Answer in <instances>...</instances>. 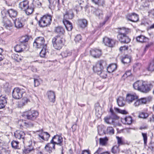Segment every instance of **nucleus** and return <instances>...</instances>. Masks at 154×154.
Listing matches in <instances>:
<instances>
[{
  "instance_id": "6ab92c4d",
  "label": "nucleus",
  "mask_w": 154,
  "mask_h": 154,
  "mask_svg": "<svg viewBox=\"0 0 154 154\" xmlns=\"http://www.w3.org/2000/svg\"><path fill=\"white\" fill-rule=\"evenodd\" d=\"M147 102V99L146 98H141L138 99L135 101L134 103V105L135 106H138L140 105L146 104Z\"/></svg>"
},
{
  "instance_id": "bb28decb",
  "label": "nucleus",
  "mask_w": 154,
  "mask_h": 154,
  "mask_svg": "<svg viewBox=\"0 0 154 154\" xmlns=\"http://www.w3.org/2000/svg\"><path fill=\"white\" fill-rule=\"evenodd\" d=\"M47 95L48 98L51 102H54L55 99V95L53 91H49L48 92Z\"/></svg>"
},
{
  "instance_id": "9b49d317",
  "label": "nucleus",
  "mask_w": 154,
  "mask_h": 154,
  "mask_svg": "<svg viewBox=\"0 0 154 154\" xmlns=\"http://www.w3.org/2000/svg\"><path fill=\"white\" fill-rule=\"evenodd\" d=\"M144 82H143L141 80L137 81L135 82L133 84V87L136 90H137L140 91H141V90H144L142 87L143 86Z\"/></svg>"
},
{
  "instance_id": "412c9836",
  "label": "nucleus",
  "mask_w": 154,
  "mask_h": 154,
  "mask_svg": "<svg viewBox=\"0 0 154 154\" xmlns=\"http://www.w3.org/2000/svg\"><path fill=\"white\" fill-rule=\"evenodd\" d=\"M121 122L124 124L130 125L132 123V119L130 116H127L124 118L121 119Z\"/></svg>"
},
{
  "instance_id": "dca6fc26",
  "label": "nucleus",
  "mask_w": 154,
  "mask_h": 154,
  "mask_svg": "<svg viewBox=\"0 0 154 154\" xmlns=\"http://www.w3.org/2000/svg\"><path fill=\"white\" fill-rule=\"evenodd\" d=\"M2 22L5 27L8 29L12 26V24L11 21L6 17H4L3 18Z\"/></svg>"
},
{
  "instance_id": "ddd939ff",
  "label": "nucleus",
  "mask_w": 154,
  "mask_h": 154,
  "mask_svg": "<svg viewBox=\"0 0 154 154\" xmlns=\"http://www.w3.org/2000/svg\"><path fill=\"white\" fill-rule=\"evenodd\" d=\"M142 87L144 90H141L140 91L146 93L150 90L151 88L152 87V85L149 83L144 82Z\"/></svg>"
},
{
  "instance_id": "e2e57ef3",
  "label": "nucleus",
  "mask_w": 154,
  "mask_h": 154,
  "mask_svg": "<svg viewBox=\"0 0 154 154\" xmlns=\"http://www.w3.org/2000/svg\"><path fill=\"white\" fill-rule=\"evenodd\" d=\"M2 52V49L0 48V61L2 60L4 58L3 56L1 54V53Z\"/></svg>"
},
{
  "instance_id": "052dcab7",
  "label": "nucleus",
  "mask_w": 154,
  "mask_h": 154,
  "mask_svg": "<svg viewBox=\"0 0 154 154\" xmlns=\"http://www.w3.org/2000/svg\"><path fill=\"white\" fill-rule=\"evenodd\" d=\"M149 148L151 150L154 151V143L150 144L149 146Z\"/></svg>"
},
{
  "instance_id": "338daca9",
  "label": "nucleus",
  "mask_w": 154,
  "mask_h": 154,
  "mask_svg": "<svg viewBox=\"0 0 154 154\" xmlns=\"http://www.w3.org/2000/svg\"><path fill=\"white\" fill-rule=\"evenodd\" d=\"M50 4H54L56 3L57 1H59V0H48Z\"/></svg>"
},
{
  "instance_id": "423d86ee",
  "label": "nucleus",
  "mask_w": 154,
  "mask_h": 154,
  "mask_svg": "<svg viewBox=\"0 0 154 154\" xmlns=\"http://www.w3.org/2000/svg\"><path fill=\"white\" fill-rule=\"evenodd\" d=\"M45 40L43 37H38L33 43V46L35 48H42V47L46 46L45 44Z\"/></svg>"
},
{
  "instance_id": "39448f33",
  "label": "nucleus",
  "mask_w": 154,
  "mask_h": 154,
  "mask_svg": "<svg viewBox=\"0 0 154 154\" xmlns=\"http://www.w3.org/2000/svg\"><path fill=\"white\" fill-rule=\"evenodd\" d=\"M25 94V91L23 89L16 88L14 89L12 92L13 97L16 99L21 98Z\"/></svg>"
},
{
  "instance_id": "7c9ffc66",
  "label": "nucleus",
  "mask_w": 154,
  "mask_h": 154,
  "mask_svg": "<svg viewBox=\"0 0 154 154\" xmlns=\"http://www.w3.org/2000/svg\"><path fill=\"white\" fill-rule=\"evenodd\" d=\"M78 25L82 28H85L87 25V21L85 19L79 20L78 21Z\"/></svg>"
},
{
  "instance_id": "09e8293b",
  "label": "nucleus",
  "mask_w": 154,
  "mask_h": 154,
  "mask_svg": "<svg viewBox=\"0 0 154 154\" xmlns=\"http://www.w3.org/2000/svg\"><path fill=\"white\" fill-rule=\"evenodd\" d=\"M29 146V148H27L24 150V152L25 153H29L33 151L34 149L33 147L31 146Z\"/></svg>"
},
{
  "instance_id": "4c0bfd02",
  "label": "nucleus",
  "mask_w": 154,
  "mask_h": 154,
  "mask_svg": "<svg viewBox=\"0 0 154 154\" xmlns=\"http://www.w3.org/2000/svg\"><path fill=\"white\" fill-rule=\"evenodd\" d=\"M29 39V37L27 35L22 36L20 39V41L21 43L26 42L28 41Z\"/></svg>"
},
{
  "instance_id": "5701e85b",
  "label": "nucleus",
  "mask_w": 154,
  "mask_h": 154,
  "mask_svg": "<svg viewBox=\"0 0 154 154\" xmlns=\"http://www.w3.org/2000/svg\"><path fill=\"white\" fill-rule=\"evenodd\" d=\"M28 1H24L20 2L19 4V7L21 10H26L28 7Z\"/></svg>"
},
{
  "instance_id": "bf43d9fd",
  "label": "nucleus",
  "mask_w": 154,
  "mask_h": 154,
  "mask_svg": "<svg viewBox=\"0 0 154 154\" xmlns=\"http://www.w3.org/2000/svg\"><path fill=\"white\" fill-rule=\"evenodd\" d=\"M34 83L35 87L37 86L40 85V82L37 79H34Z\"/></svg>"
},
{
  "instance_id": "cd10ccee",
  "label": "nucleus",
  "mask_w": 154,
  "mask_h": 154,
  "mask_svg": "<svg viewBox=\"0 0 154 154\" xmlns=\"http://www.w3.org/2000/svg\"><path fill=\"white\" fill-rule=\"evenodd\" d=\"M7 12L9 16L11 18H15L17 14V11L12 9H9Z\"/></svg>"
},
{
  "instance_id": "603ef678",
  "label": "nucleus",
  "mask_w": 154,
  "mask_h": 154,
  "mask_svg": "<svg viewBox=\"0 0 154 154\" xmlns=\"http://www.w3.org/2000/svg\"><path fill=\"white\" fill-rule=\"evenodd\" d=\"M142 135L143 139L144 145L145 146L146 145L147 142V134L146 133H142Z\"/></svg>"
},
{
  "instance_id": "393cba45",
  "label": "nucleus",
  "mask_w": 154,
  "mask_h": 154,
  "mask_svg": "<svg viewBox=\"0 0 154 154\" xmlns=\"http://www.w3.org/2000/svg\"><path fill=\"white\" fill-rule=\"evenodd\" d=\"M63 23L68 31H70L72 30V26L70 22L68 20H63Z\"/></svg>"
},
{
  "instance_id": "0e129e2a",
  "label": "nucleus",
  "mask_w": 154,
  "mask_h": 154,
  "mask_svg": "<svg viewBox=\"0 0 154 154\" xmlns=\"http://www.w3.org/2000/svg\"><path fill=\"white\" fill-rule=\"evenodd\" d=\"M92 2L95 3L96 4H98L100 3V2L102 0H91Z\"/></svg>"
},
{
  "instance_id": "20e7f679",
  "label": "nucleus",
  "mask_w": 154,
  "mask_h": 154,
  "mask_svg": "<svg viewBox=\"0 0 154 154\" xmlns=\"http://www.w3.org/2000/svg\"><path fill=\"white\" fill-rule=\"evenodd\" d=\"M51 21V17L50 15L44 16L39 21V25L41 27H45L50 25Z\"/></svg>"
},
{
  "instance_id": "37998d69",
  "label": "nucleus",
  "mask_w": 154,
  "mask_h": 154,
  "mask_svg": "<svg viewBox=\"0 0 154 154\" xmlns=\"http://www.w3.org/2000/svg\"><path fill=\"white\" fill-rule=\"evenodd\" d=\"M116 138L117 139V143L119 146L120 145H122L124 144L123 140L122 137L116 136Z\"/></svg>"
},
{
  "instance_id": "ea45409f",
  "label": "nucleus",
  "mask_w": 154,
  "mask_h": 154,
  "mask_svg": "<svg viewBox=\"0 0 154 154\" xmlns=\"http://www.w3.org/2000/svg\"><path fill=\"white\" fill-rule=\"evenodd\" d=\"M19 143L18 141L13 140L11 143L12 147L15 149H19Z\"/></svg>"
},
{
  "instance_id": "72a5a7b5",
  "label": "nucleus",
  "mask_w": 154,
  "mask_h": 154,
  "mask_svg": "<svg viewBox=\"0 0 154 154\" xmlns=\"http://www.w3.org/2000/svg\"><path fill=\"white\" fill-rule=\"evenodd\" d=\"M42 49L40 53V55L42 57H44L46 55V53L48 52V50L47 48V46L42 47Z\"/></svg>"
},
{
  "instance_id": "680f3d73",
  "label": "nucleus",
  "mask_w": 154,
  "mask_h": 154,
  "mask_svg": "<svg viewBox=\"0 0 154 154\" xmlns=\"http://www.w3.org/2000/svg\"><path fill=\"white\" fill-rule=\"evenodd\" d=\"M128 48V46H124L120 47L119 48V50L120 51H122L123 50H127Z\"/></svg>"
},
{
  "instance_id": "9d476101",
  "label": "nucleus",
  "mask_w": 154,
  "mask_h": 154,
  "mask_svg": "<svg viewBox=\"0 0 154 154\" xmlns=\"http://www.w3.org/2000/svg\"><path fill=\"white\" fill-rule=\"evenodd\" d=\"M55 144L52 142L51 140L50 143H48L46 145L45 147V149L46 151L50 153L52 152V150L55 149Z\"/></svg>"
},
{
  "instance_id": "2f4dec72",
  "label": "nucleus",
  "mask_w": 154,
  "mask_h": 154,
  "mask_svg": "<svg viewBox=\"0 0 154 154\" xmlns=\"http://www.w3.org/2000/svg\"><path fill=\"white\" fill-rule=\"evenodd\" d=\"M122 61L124 64H127L130 62L131 57L128 55H125L122 59Z\"/></svg>"
},
{
  "instance_id": "de8ad7c7",
  "label": "nucleus",
  "mask_w": 154,
  "mask_h": 154,
  "mask_svg": "<svg viewBox=\"0 0 154 154\" xmlns=\"http://www.w3.org/2000/svg\"><path fill=\"white\" fill-rule=\"evenodd\" d=\"M148 116L149 115L147 113L144 112H142L140 113L139 117L140 118L146 119Z\"/></svg>"
},
{
  "instance_id": "8fccbe9b",
  "label": "nucleus",
  "mask_w": 154,
  "mask_h": 154,
  "mask_svg": "<svg viewBox=\"0 0 154 154\" xmlns=\"http://www.w3.org/2000/svg\"><path fill=\"white\" fill-rule=\"evenodd\" d=\"M95 12L96 15L98 16L100 18L102 17V15L103 13L102 11L100 10H97Z\"/></svg>"
},
{
  "instance_id": "a19ab883",
  "label": "nucleus",
  "mask_w": 154,
  "mask_h": 154,
  "mask_svg": "<svg viewBox=\"0 0 154 154\" xmlns=\"http://www.w3.org/2000/svg\"><path fill=\"white\" fill-rule=\"evenodd\" d=\"M30 101L29 99L26 97H24L21 100V103L20 105V107L23 106L26 104L27 103Z\"/></svg>"
},
{
  "instance_id": "aec40b11",
  "label": "nucleus",
  "mask_w": 154,
  "mask_h": 154,
  "mask_svg": "<svg viewBox=\"0 0 154 154\" xmlns=\"http://www.w3.org/2000/svg\"><path fill=\"white\" fill-rule=\"evenodd\" d=\"M73 14L72 10H69L64 14L63 20H67V19H71L73 17Z\"/></svg>"
},
{
  "instance_id": "473e14b6",
  "label": "nucleus",
  "mask_w": 154,
  "mask_h": 154,
  "mask_svg": "<svg viewBox=\"0 0 154 154\" xmlns=\"http://www.w3.org/2000/svg\"><path fill=\"white\" fill-rule=\"evenodd\" d=\"M136 40L138 42L142 43L147 42L148 39L144 36L140 35L136 38Z\"/></svg>"
},
{
  "instance_id": "f03ea898",
  "label": "nucleus",
  "mask_w": 154,
  "mask_h": 154,
  "mask_svg": "<svg viewBox=\"0 0 154 154\" xmlns=\"http://www.w3.org/2000/svg\"><path fill=\"white\" fill-rule=\"evenodd\" d=\"M126 32V29L124 28L119 29L117 37L121 43H128L130 41V39L125 34Z\"/></svg>"
},
{
  "instance_id": "c9c22d12",
  "label": "nucleus",
  "mask_w": 154,
  "mask_h": 154,
  "mask_svg": "<svg viewBox=\"0 0 154 154\" xmlns=\"http://www.w3.org/2000/svg\"><path fill=\"white\" fill-rule=\"evenodd\" d=\"M125 100L122 97H119L117 100V103L119 106H123L125 104Z\"/></svg>"
},
{
  "instance_id": "4be33fe9",
  "label": "nucleus",
  "mask_w": 154,
  "mask_h": 154,
  "mask_svg": "<svg viewBox=\"0 0 154 154\" xmlns=\"http://www.w3.org/2000/svg\"><path fill=\"white\" fill-rule=\"evenodd\" d=\"M104 120L107 124L114 125L116 120L113 119L110 116H108L105 117Z\"/></svg>"
},
{
  "instance_id": "13d9d810",
  "label": "nucleus",
  "mask_w": 154,
  "mask_h": 154,
  "mask_svg": "<svg viewBox=\"0 0 154 154\" xmlns=\"http://www.w3.org/2000/svg\"><path fill=\"white\" fill-rule=\"evenodd\" d=\"M131 74V71L128 70L123 75V76L125 77H127L130 76Z\"/></svg>"
},
{
  "instance_id": "b1692460",
  "label": "nucleus",
  "mask_w": 154,
  "mask_h": 154,
  "mask_svg": "<svg viewBox=\"0 0 154 154\" xmlns=\"http://www.w3.org/2000/svg\"><path fill=\"white\" fill-rule=\"evenodd\" d=\"M6 98L4 96H0V109L4 108L7 104Z\"/></svg>"
},
{
  "instance_id": "a18cd8bd",
  "label": "nucleus",
  "mask_w": 154,
  "mask_h": 154,
  "mask_svg": "<svg viewBox=\"0 0 154 154\" xmlns=\"http://www.w3.org/2000/svg\"><path fill=\"white\" fill-rule=\"evenodd\" d=\"M112 152L114 154H116L119 152L118 146H113L111 150Z\"/></svg>"
},
{
  "instance_id": "6e6d98bb",
  "label": "nucleus",
  "mask_w": 154,
  "mask_h": 154,
  "mask_svg": "<svg viewBox=\"0 0 154 154\" xmlns=\"http://www.w3.org/2000/svg\"><path fill=\"white\" fill-rule=\"evenodd\" d=\"M9 151L5 149L2 148L0 154H9Z\"/></svg>"
},
{
  "instance_id": "a878e982",
  "label": "nucleus",
  "mask_w": 154,
  "mask_h": 154,
  "mask_svg": "<svg viewBox=\"0 0 154 154\" xmlns=\"http://www.w3.org/2000/svg\"><path fill=\"white\" fill-rule=\"evenodd\" d=\"M54 32L56 34L61 35L64 34L65 31L62 27L58 26L55 27Z\"/></svg>"
},
{
  "instance_id": "e433bc0d",
  "label": "nucleus",
  "mask_w": 154,
  "mask_h": 154,
  "mask_svg": "<svg viewBox=\"0 0 154 154\" xmlns=\"http://www.w3.org/2000/svg\"><path fill=\"white\" fill-rule=\"evenodd\" d=\"M14 23L15 27L17 28H21L23 26L22 23L19 19H16L14 21Z\"/></svg>"
},
{
  "instance_id": "6e6552de",
  "label": "nucleus",
  "mask_w": 154,
  "mask_h": 154,
  "mask_svg": "<svg viewBox=\"0 0 154 154\" xmlns=\"http://www.w3.org/2000/svg\"><path fill=\"white\" fill-rule=\"evenodd\" d=\"M138 99V97L135 93L127 94L126 98V102L130 104L135 101H136Z\"/></svg>"
},
{
  "instance_id": "c756f323",
  "label": "nucleus",
  "mask_w": 154,
  "mask_h": 154,
  "mask_svg": "<svg viewBox=\"0 0 154 154\" xmlns=\"http://www.w3.org/2000/svg\"><path fill=\"white\" fill-rule=\"evenodd\" d=\"M38 137L43 140H47L50 137V134L47 132H44L41 135L38 134Z\"/></svg>"
},
{
  "instance_id": "58836bf2",
  "label": "nucleus",
  "mask_w": 154,
  "mask_h": 154,
  "mask_svg": "<svg viewBox=\"0 0 154 154\" xmlns=\"http://www.w3.org/2000/svg\"><path fill=\"white\" fill-rule=\"evenodd\" d=\"M71 52L67 50H65L61 53V55L63 57H66L68 56L71 55Z\"/></svg>"
},
{
  "instance_id": "864d4df0",
  "label": "nucleus",
  "mask_w": 154,
  "mask_h": 154,
  "mask_svg": "<svg viewBox=\"0 0 154 154\" xmlns=\"http://www.w3.org/2000/svg\"><path fill=\"white\" fill-rule=\"evenodd\" d=\"M18 124L20 126H26V122H25V120H20L19 121Z\"/></svg>"
},
{
  "instance_id": "1a4fd4ad",
  "label": "nucleus",
  "mask_w": 154,
  "mask_h": 154,
  "mask_svg": "<svg viewBox=\"0 0 154 154\" xmlns=\"http://www.w3.org/2000/svg\"><path fill=\"white\" fill-rule=\"evenodd\" d=\"M103 42L105 45L111 47L114 46L116 42V41L115 40L110 39L109 38L106 37L103 38Z\"/></svg>"
},
{
  "instance_id": "7ed1b4c3",
  "label": "nucleus",
  "mask_w": 154,
  "mask_h": 154,
  "mask_svg": "<svg viewBox=\"0 0 154 154\" xmlns=\"http://www.w3.org/2000/svg\"><path fill=\"white\" fill-rule=\"evenodd\" d=\"M64 39L59 36H56L52 39V44L54 48L57 50L60 49L63 45Z\"/></svg>"
},
{
  "instance_id": "2eb2a0df",
  "label": "nucleus",
  "mask_w": 154,
  "mask_h": 154,
  "mask_svg": "<svg viewBox=\"0 0 154 154\" xmlns=\"http://www.w3.org/2000/svg\"><path fill=\"white\" fill-rule=\"evenodd\" d=\"M90 53L92 57L96 58H99L101 55V50L97 49H91Z\"/></svg>"
},
{
  "instance_id": "a211bd4d",
  "label": "nucleus",
  "mask_w": 154,
  "mask_h": 154,
  "mask_svg": "<svg viewBox=\"0 0 154 154\" xmlns=\"http://www.w3.org/2000/svg\"><path fill=\"white\" fill-rule=\"evenodd\" d=\"M25 133L22 131L17 130L14 133V136L15 137L18 139H21L23 140V143L24 142L23 140L24 138Z\"/></svg>"
},
{
  "instance_id": "0eeeda50",
  "label": "nucleus",
  "mask_w": 154,
  "mask_h": 154,
  "mask_svg": "<svg viewBox=\"0 0 154 154\" xmlns=\"http://www.w3.org/2000/svg\"><path fill=\"white\" fill-rule=\"evenodd\" d=\"M38 115V113L37 111L30 110L24 114L23 116H26L28 119L34 120L37 118Z\"/></svg>"
},
{
  "instance_id": "49530a36",
  "label": "nucleus",
  "mask_w": 154,
  "mask_h": 154,
  "mask_svg": "<svg viewBox=\"0 0 154 154\" xmlns=\"http://www.w3.org/2000/svg\"><path fill=\"white\" fill-rule=\"evenodd\" d=\"M106 132L110 135H112L114 134V130L112 127H108L107 128Z\"/></svg>"
},
{
  "instance_id": "f8f14e48",
  "label": "nucleus",
  "mask_w": 154,
  "mask_h": 154,
  "mask_svg": "<svg viewBox=\"0 0 154 154\" xmlns=\"http://www.w3.org/2000/svg\"><path fill=\"white\" fill-rule=\"evenodd\" d=\"M128 20L134 22H136L138 21V15L135 13L129 14L127 16Z\"/></svg>"
},
{
  "instance_id": "c85d7f7f",
  "label": "nucleus",
  "mask_w": 154,
  "mask_h": 154,
  "mask_svg": "<svg viewBox=\"0 0 154 154\" xmlns=\"http://www.w3.org/2000/svg\"><path fill=\"white\" fill-rule=\"evenodd\" d=\"M117 67V65L116 64H112L107 67V70L109 73H112L116 69Z\"/></svg>"
},
{
  "instance_id": "4468645a",
  "label": "nucleus",
  "mask_w": 154,
  "mask_h": 154,
  "mask_svg": "<svg viewBox=\"0 0 154 154\" xmlns=\"http://www.w3.org/2000/svg\"><path fill=\"white\" fill-rule=\"evenodd\" d=\"M27 45L24 43L17 45L15 48V50L17 52H20L23 51L26 48Z\"/></svg>"
},
{
  "instance_id": "f257e3e1",
  "label": "nucleus",
  "mask_w": 154,
  "mask_h": 154,
  "mask_svg": "<svg viewBox=\"0 0 154 154\" xmlns=\"http://www.w3.org/2000/svg\"><path fill=\"white\" fill-rule=\"evenodd\" d=\"M106 65V62L103 60H100L98 61L96 64L93 66V70L100 75L101 77L104 78H106V75H103V73L105 72H104L103 69L104 67Z\"/></svg>"
},
{
  "instance_id": "69168bd1",
  "label": "nucleus",
  "mask_w": 154,
  "mask_h": 154,
  "mask_svg": "<svg viewBox=\"0 0 154 154\" xmlns=\"http://www.w3.org/2000/svg\"><path fill=\"white\" fill-rule=\"evenodd\" d=\"M26 127H33V124L30 122H28V123H26Z\"/></svg>"
},
{
  "instance_id": "3c124183",
  "label": "nucleus",
  "mask_w": 154,
  "mask_h": 154,
  "mask_svg": "<svg viewBox=\"0 0 154 154\" xmlns=\"http://www.w3.org/2000/svg\"><path fill=\"white\" fill-rule=\"evenodd\" d=\"M115 110L119 113H121L123 114H126L127 113V112L124 110H121L118 108H115Z\"/></svg>"
},
{
  "instance_id": "4d7b16f0",
  "label": "nucleus",
  "mask_w": 154,
  "mask_h": 154,
  "mask_svg": "<svg viewBox=\"0 0 154 154\" xmlns=\"http://www.w3.org/2000/svg\"><path fill=\"white\" fill-rule=\"evenodd\" d=\"M81 39H82L81 36L80 35H77L75 36L74 40L76 42H78L80 41L81 40Z\"/></svg>"
},
{
  "instance_id": "f704fd0d",
  "label": "nucleus",
  "mask_w": 154,
  "mask_h": 154,
  "mask_svg": "<svg viewBox=\"0 0 154 154\" xmlns=\"http://www.w3.org/2000/svg\"><path fill=\"white\" fill-rule=\"evenodd\" d=\"M108 139L107 137L101 138L99 139L100 144L102 146H105L107 144Z\"/></svg>"
},
{
  "instance_id": "f3484780",
  "label": "nucleus",
  "mask_w": 154,
  "mask_h": 154,
  "mask_svg": "<svg viewBox=\"0 0 154 154\" xmlns=\"http://www.w3.org/2000/svg\"><path fill=\"white\" fill-rule=\"evenodd\" d=\"M51 140L55 144L60 145L63 141V139L61 136L56 135L54 136Z\"/></svg>"
},
{
  "instance_id": "774afa93",
  "label": "nucleus",
  "mask_w": 154,
  "mask_h": 154,
  "mask_svg": "<svg viewBox=\"0 0 154 154\" xmlns=\"http://www.w3.org/2000/svg\"><path fill=\"white\" fill-rule=\"evenodd\" d=\"M81 154H90L89 150H84L82 151Z\"/></svg>"
},
{
  "instance_id": "c03bdc74",
  "label": "nucleus",
  "mask_w": 154,
  "mask_h": 154,
  "mask_svg": "<svg viewBox=\"0 0 154 154\" xmlns=\"http://www.w3.org/2000/svg\"><path fill=\"white\" fill-rule=\"evenodd\" d=\"M24 11H25L26 14L27 15H29L31 14L32 13L33 11V9L31 7H29L28 6V7H27L26 10Z\"/></svg>"
},
{
  "instance_id": "5fc2aeb1",
  "label": "nucleus",
  "mask_w": 154,
  "mask_h": 154,
  "mask_svg": "<svg viewBox=\"0 0 154 154\" xmlns=\"http://www.w3.org/2000/svg\"><path fill=\"white\" fill-rule=\"evenodd\" d=\"M101 150V149L99 148L98 150L96 151L94 154H109L108 152H103L100 154Z\"/></svg>"
},
{
  "instance_id": "79ce46f5",
  "label": "nucleus",
  "mask_w": 154,
  "mask_h": 154,
  "mask_svg": "<svg viewBox=\"0 0 154 154\" xmlns=\"http://www.w3.org/2000/svg\"><path fill=\"white\" fill-rule=\"evenodd\" d=\"M148 69L150 71H154V59L149 64L148 68Z\"/></svg>"
}]
</instances>
